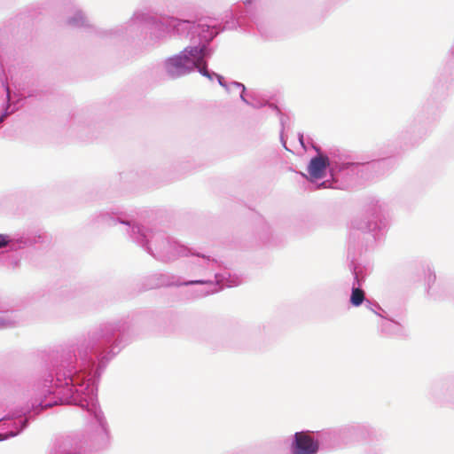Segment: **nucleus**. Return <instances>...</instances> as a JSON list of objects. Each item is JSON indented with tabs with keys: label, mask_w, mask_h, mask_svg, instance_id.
Returning <instances> with one entry per match:
<instances>
[{
	"label": "nucleus",
	"mask_w": 454,
	"mask_h": 454,
	"mask_svg": "<svg viewBox=\"0 0 454 454\" xmlns=\"http://www.w3.org/2000/svg\"><path fill=\"white\" fill-rule=\"evenodd\" d=\"M318 442L308 433L299 432L294 435L293 454H316Z\"/></svg>",
	"instance_id": "nucleus-1"
},
{
	"label": "nucleus",
	"mask_w": 454,
	"mask_h": 454,
	"mask_svg": "<svg viewBox=\"0 0 454 454\" xmlns=\"http://www.w3.org/2000/svg\"><path fill=\"white\" fill-rule=\"evenodd\" d=\"M194 65V61L186 55L175 56L167 62L168 72L172 74H184L191 70Z\"/></svg>",
	"instance_id": "nucleus-2"
},
{
	"label": "nucleus",
	"mask_w": 454,
	"mask_h": 454,
	"mask_svg": "<svg viewBox=\"0 0 454 454\" xmlns=\"http://www.w3.org/2000/svg\"><path fill=\"white\" fill-rule=\"evenodd\" d=\"M328 166V157L318 155L311 159L308 167V172L311 178L320 179L325 176V170Z\"/></svg>",
	"instance_id": "nucleus-3"
},
{
	"label": "nucleus",
	"mask_w": 454,
	"mask_h": 454,
	"mask_svg": "<svg viewBox=\"0 0 454 454\" xmlns=\"http://www.w3.org/2000/svg\"><path fill=\"white\" fill-rule=\"evenodd\" d=\"M364 300V293L360 288H354L352 290L351 297H350V302L354 306H359L363 303Z\"/></svg>",
	"instance_id": "nucleus-4"
},
{
	"label": "nucleus",
	"mask_w": 454,
	"mask_h": 454,
	"mask_svg": "<svg viewBox=\"0 0 454 454\" xmlns=\"http://www.w3.org/2000/svg\"><path fill=\"white\" fill-rule=\"evenodd\" d=\"M9 238L6 235L0 234V248L7 246Z\"/></svg>",
	"instance_id": "nucleus-5"
},
{
	"label": "nucleus",
	"mask_w": 454,
	"mask_h": 454,
	"mask_svg": "<svg viewBox=\"0 0 454 454\" xmlns=\"http://www.w3.org/2000/svg\"><path fill=\"white\" fill-rule=\"evenodd\" d=\"M202 283V281H192L190 282V284H200Z\"/></svg>",
	"instance_id": "nucleus-6"
},
{
	"label": "nucleus",
	"mask_w": 454,
	"mask_h": 454,
	"mask_svg": "<svg viewBox=\"0 0 454 454\" xmlns=\"http://www.w3.org/2000/svg\"><path fill=\"white\" fill-rule=\"evenodd\" d=\"M2 121H3V118H2V117H0V122H1Z\"/></svg>",
	"instance_id": "nucleus-7"
}]
</instances>
